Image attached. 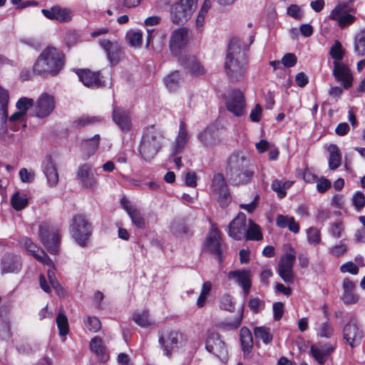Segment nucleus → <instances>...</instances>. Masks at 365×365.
Returning <instances> with one entry per match:
<instances>
[{"label":"nucleus","mask_w":365,"mask_h":365,"mask_svg":"<svg viewBox=\"0 0 365 365\" xmlns=\"http://www.w3.org/2000/svg\"><path fill=\"white\" fill-rule=\"evenodd\" d=\"M331 186V181L324 176L317 180V190L319 193H324Z\"/></svg>","instance_id":"64"},{"label":"nucleus","mask_w":365,"mask_h":365,"mask_svg":"<svg viewBox=\"0 0 365 365\" xmlns=\"http://www.w3.org/2000/svg\"><path fill=\"white\" fill-rule=\"evenodd\" d=\"M354 51L357 56H365V28L359 30L355 35Z\"/></svg>","instance_id":"37"},{"label":"nucleus","mask_w":365,"mask_h":365,"mask_svg":"<svg viewBox=\"0 0 365 365\" xmlns=\"http://www.w3.org/2000/svg\"><path fill=\"white\" fill-rule=\"evenodd\" d=\"M133 320L140 327H148L152 324L149 318V312L144 310L142 312H135L133 315Z\"/></svg>","instance_id":"45"},{"label":"nucleus","mask_w":365,"mask_h":365,"mask_svg":"<svg viewBox=\"0 0 365 365\" xmlns=\"http://www.w3.org/2000/svg\"><path fill=\"white\" fill-rule=\"evenodd\" d=\"M226 109L235 117H241L245 113L246 100L244 93L238 88H232L225 95Z\"/></svg>","instance_id":"9"},{"label":"nucleus","mask_w":365,"mask_h":365,"mask_svg":"<svg viewBox=\"0 0 365 365\" xmlns=\"http://www.w3.org/2000/svg\"><path fill=\"white\" fill-rule=\"evenodd\" d=\"M164 135L154 125L145 127L138 145V152L145 161L153 160L161 150Z\"/></svg>","instance_id":"4"},{"label":"nucleus","mask_w":365,"mask_h":365,"mask_svg":"<svg viewBox=\"0 0 365 365\" xmlns=\"http://www.w3.org/2000/svg\"><path fill=\"white\" fill-rule=\"evenodd\" d=\"M220 309L233 312L235 311V302L234 298L228 294H225L220 298Z\"/></svg>","instance_id":"53"},{"label":"nucleus","mask_w":365,"mask_h":365,"mask_svg":"<svg viewBox=\"0 0 365 365\" xmlns=\"http://www.w3.org/2000/svg\"><path fill=\"white\" fill-rule=\"evenodd\" d=\"M79 81L86 87L98 89L106 86L104 77L101 71H93L88 68H73Z\"/></svg>","instance_id":"10"},{"label":"nucleus","mask_w":365,"mask_h":365,"mask_svg":"<svg viewBox=\"0 0 365 365\" xmlns=\"http://www.w3.org/2000/svg\"><path fill=\"white\" fill-rule=\"evenodd\" d=\"M329 153V167L334 170L338 168L341 162V155L338 146L335 144H331L328 148Z\"/></svg>","instance_id":"36"},{"label":"nucleus","mask_w":365,"mask_h":365,"mask_svg":"<svg viewBox=\"0 0 365 365\" xmlns=\"http://www.w3.org/2000/svg\"><path fill=\"white\" fill-rule=\"evenodd\" d=\"M247 217L245 213L239 212L237 215L230 222L226 231L228 235L235 240L244 239L246 232Z\"/></svg>","instance_id":"18"},{"label":"nucleus","mask_w":365,"mask_h":365,"mask_svg":"<svg viewBox=\"0 0 365 365\" xmlns=\"http://www.w3.org/2000/svg\"><path fill=\"white\" fill-rule=\"evenodd\" d=\"M9 101V93L8 90L0 85V109L4 112H7L8 103Z\"/></svg>","instance_id":"60"},{"label":"nucleus","mask_w":365,"mask_h":365,"mask_svg":"<svg viewBox=\"0 0 365 365\" xmlns=\"http://www.w3.org/2000/svg\"><path fill=\"white\" fill-rule=\"evenodd\" d=\"M307 240L309 244L319 245L321 242V232L319 229L311 227L307 230Z\"/></svg>","instance_id":"55"},{"label":"nucleus","mask_w":365,"mask_h":365,"mask_svg":"<svg viewBox=\"0 0 365 365\" xmlns=\"http://www.w3.org/2000/svg\"><path fill=\"white\" fill-rule=\"evenodd\" d=\"M43 264L48 265L49 267V268L47 270V276H48V279L51 285L53 287V289H55L56 290H58V289H61L62 287H61L60 283L58 282V281L57 280V279L56 277V274L54 272L55 265L53 263V262L51 261V264Z\"/></svg>","instance_id":"54"},{"label":"nucleus","mask_w":365,"mask_h":365,"mask_svg":"<svg viewBox=\"0 0 365 365\" xmlns=\"http://www.w3.org/2000/svg\"><path fill=\"white\" fill-rule=\"evenodd\" d=\"M66 64V55L60 49L46 46L34 63V72L36 76L46 78L58 76Z\"/></svg>","instance_id":"1"},{"label":"nucleus","mask_w":365,"mask_h":365,"mask_svg":"<svg viewBox=\"0 0 365 365\" xmlns=\"http://www.w3.org/2000/svg\"><path fill=\"white\" fill-rule=\"evenodd\" d=\"M222 233L217 228L215 223H211V229L205 241V247L212 255H214L219 260L220 262H222Z\"/></svg>","instance_id":"12"},{"label":"nucleus","mask_w":365,"mask_h":365,"mask_svg":"<svg viewBox=\"0 0 365 365\" xmlns=\"http://www.w3.org/2000/svg\"><path fill=\"white\" fill-rule=\"evenodd\" d=\"M101 137L99 134L94 135L93 137L83 140L85 150L89 156L93 155L98 148Z\"/></svg>","instance_id":"42"},{"label":"nucleus","mask_w":365,"mask_h":365,"mask_svg":"<svg viewBox=\"0 0 365 365\" xmlns=\"http://www.w3.org/2000/svg\"><path fill=\"white\" fill-rule=\"evenodd\" d=\"M129 45L132 47H140L143 41V32L140 31H131L126 35Z\"/></svg>","instance_id":"51"},{"label":"nucleus","mask_w":365,"mask_h":365,"mask_svg":"<svg viewBox=\"0 0 365 365\" xmlns=\"http://www.w3.org/2000/svg\"><path fill=\"white\" fill-rule=\"evenodd\" d=\"M34 99L27 97L20 98L16 103V108L23 112L25 115L29 108H31L32 113H34Z\"/></svg>","instance_id":"48"},{"label":"nucleus","mask_w":365,"mask_h":365,"mask_svg":"<svg viewBox=\"0 0 365 365\" xmlns=\"http://www.w3.org/2000/svg\"><path fill=\"white\" fill-rule=\"evenodd\" d=\"M343 338L351 347L360 343L363 338V331L357 324L356 317H351L343 329Z\"/></svg>","instance_id":"15"},{"label":"nucleus","mask_w":365,"mask_h":365,"mask_svg":"<svg viewBox=\"0 0 365 365\" xmlns=\"http://www.w3.org/2000/svg\"><path fill=\"white\" fill-rule=\"evenodd\" d=\"M76 178L80 184L86 189L93 190L97 187L98 180L88 163H84L78 168Z\"/></svg>","instance_id":"19"},{"label":"nucleus","mask_w":365,"mask_h":365,"mask_svg":"<svg viewBox=\"0 0 365 365\" xmlns=\"http://www.w3.org/2000/svg\"><path fill=\"white\" fill-rule=\"evenodd\" d=\"M187 141V135H185L183 133H178L175 138L171 155H176L181 153L185 146Z\"/></svg>","instance_id":"50"},{"label":"nucleus","mask_w":365,"mask_h":365,"mask_svg":"<svg viewBox=\"0 0 365 365\" xmlns=\"http://www.w3.org/2000/svg\"><path fill=\"white\" fill-rule=\"evenodd\" d=\"M102 120L103 119L98 116L83 115L72 121L71 126L73 128H78L88 125L96 124L101 122Z\"/></svg>","instance_id":"40"},{"label":"nucleus","mask_w":365,"mask_h":365,"mask_svg":"<svg viewBox=\"0 0 365 365\" xmlns=\"http://www.w3.org/2000/svg\"><path fill=\"white\" fill-rule=\"evenodd\" d=\"M335 350V347L330 346L323 349H320L315 346L312 345L310 347V352L312 357L318 362L320 365H324L327 360V358L331 355Z\"/></svg>","instance_id":"31"},{"label":"nucleus","mask_w":365,"mask_h":365,"mask_svg":"<svg viewBox=\"0 0 365 365\" xmlns=\"http://www.w3.org/2000/svg\"><path fill=\"white\" fill-rule=\"evenodd\" d=\"M211 187L214 194L220 193L228 188L225 177L222 173H217L213 175Z\"/></svg>","instance_id":"39"},{"label":"nucleus","mask_w":365,"mask_h":365,"mask_svg":"<svg viewBox=\"0 0 365 365\" xmlns=\"http://www.w3.org/2000/svg\"><path fill=\"white\" fill-rule=\"evenodd\" d=\"M276 225L282 229L288 228L289 230L297 234L300 230L299 222L295 221L292 216L278 215L276 218Z\"/></svg>","instance_id":"29"},{"label":"nucleus","mask_w":365,"mask_h":365,"mask_svg":"<svg viewBox=\"0 0 365 365\" xmlns=\"http://www.w3.org/2000/svg\"><path fill=\"white\" fill-rule=\"evenodd\" d=\"M240 339L244 356L249 355L253 349V337L247 327H243L240 329Z\"/></svg>","instance_id":"30"},{"label":"nucleus","mask_w":365,"mask_h":365,"mask_svg":"<svg viewBox=\"0 0 365 365\" xmlns=\"http://www.w3.org/2000/svg\"><path fill=\"white\" fill-rule=\"evenodd\" d=\"M247 66L245 54L236 42L231 40L228 43L225 61V69L229 80L232 83L242 81L245 78Z\"/></svg>","instance_id":"3"},{"label":"nucleus","mask_w":365,"mask_h":365,"mask_svg":"<svg viewBox=\"0 0 365 365\" xmlns=\"http://www.w3.org/2000/svg\"><path fill=\"white\" fill-rule=\"evenodd\" d=\"M91 349L97 355L101 362H106L109 359V355L106 353L105 347L103 346L102 339L95 336L91 341Z\"/></svg>","instance_id":"33"},{"label":"nucleus","mask_w":365,"mask_h":365,"mask_svg":"<svg viewBox=\"0 0 365 365\" xmlns=\"http://www.w3.org/2000/svg\"><path fill=\"white\" fill-rule=\"evenodd\" d=\"M173 232L176 236L184 237L187 239L193 235L191 227L185 222H178L173 225Z\"/></svg>","instance_id":"41"},{"label":"nucleus","mask_w":365,"mask_h":365,"mask_svg":"<svg viewBox=\"0 0 365 365\" xmlns=\"http://www.w3.org/2000/svg\"><path fill=\"white\" fill-rule=\"evenodd\" d=\"M41 13L48 19L59 22H68L73 17L71 9L62 8L58 5L53 6L50 9H43Z\"/></svg>","instance_id":"21"},{"label":"nucleus","mask_w":365,"mask_h":365,"mask_svg":"<svg viewBox=\"0 0 365 365\" xmlns=\"http://www.w3.org/2000/svg\"><path fill=\"white\" fill-rule=\"evenodd\" d=\"M21 269V261L19 256L6 253L1 259V272L4 273H17Z\"/></svg>","instance_id":"28"},{"label":"nucleus","mask_w":365,"mask_h":365,"mask_svg":"<svg viewBox=\"0 0 365 365\" xmlns=\"http://www.w3.org/2000/svg\"><path fill=\"white\" fill-rule=\"evenodd\" d=\"M215 195L217 196V200L220 206L223 209L227 207L232 200L229 189L227 188L225 191Z\"/></svg>","instance_id":"58"},{"label":"nucleus","mask_w":365,"mask_h":365,"mask_svg":"<svg viewBox=\"0 0 365 365\" xmlns=\"http://www.w3.org/2000/svg\"><path fill=\"white\" fill-rule=\"evenodd\" d=\"M253 333L256 339L261 340L264 344H269L273 341L274 335L269 327L265 326L255 327Z\"/></svg>","instance_id":"34"},{"label":"nucleus","mask_w":365,"mask_h":365,"mask_svg":"<svg viewBox=\"0 0 365 365\" xmlns=\"http://www.w3.org/2000/svg\"><path fill=\"white\" fill-rule=\"evenodd\" d=\"M69 231L74 241L81 247L88 245L93 234V225L84 215H74Z\"/></svg>","instance_id":"5"},{"label":"nucleus","mask_w":365,"mask_h":365,"mask_svg":"<svg viewBox=\"0 0 365 365\" xmlns=\"http://www.w3.org/2000/svg\"><path fill=\"white\" fill-rule=\"evenodd\" d=\"M262 238L263 235L260 226L256 224L253 220H249L248 227H246V232L244 239L245 240L259 241L262 240Z\"/></svg>","instance_id":"35"},{"label":"nucleus","mask_w":365,"mask_h":365,"mask_svg":"<svg viewBox=\"0 0 365 365\" xmlns=\"http://www.w3.org/2000/svg\"><path fill=\"white\" fill-rule=\"evenodd\" d=\"M56 108V101L53 96L43 93L34 101V114L32 115L38 118H45L49 116Z\"/></svg>","instance_id":"13"},{"label":"nucleus","mask_w":365,"mask_h":365,"mask_svg":"<svg viewBox=\"0 0 365 365\" xmlns=\"http://www.w3.org/2000/svg\"><path fill=\"white\" fill-rule=\"evenodd\" d=\"M296 259L294 253L287 252L282 256L278 264V274L286 283H290L294 279L293 267Z\"/></svg>","instance_id":"16"},{"label":"nucleus","mask_w":365,"mask_h":365,"mask_svg":"<svg viewBox=\"0 0 365 365\" xmlns=\"http://www.w3.org/2000/svg\"><path fill=\"white\" fill-rule=\"evenodd\" d=\"M197 138L206 148H213L217 143L215 130L211 127H207L200 133Z\"/></svg>","instance_id":"32"},{"label":"nucleus","mask_w":365,"mask_h":365,"mask_svg":"<svg viewBox=\"0 0 365 365\" xmlns=\"http://www.w3.org/2000/svg\"><path fill=\"white\" fill-rule=\"evenodd\" d=\"M347 252V247L341 241L339 245L329 248V254L336 257L343 256Z\"/></svg>","instance_id":"62"},{"label":"nucleus","mask_w":365,"mask_h":365,"mask_svg":"<svg viewBox=\"0 0 365 365\" xmlns=\"http://www.w3.org/2000/svg\"><path fill=\"white\" fill-rule=\"evenodd\" d=\"M19 242L37 261L42 264H51V259L49 256L43 250H40L31 238L23 237Z\"/></svg>","instance_id":"22"},{"label":"nucleus","mask_w":365,"mask_h":365,"mask_svg":"<svg viewBox=\"0 0 365 365\" xmlns=\"http://www.w3.org/2000/svg\"><path fill=\"white\" fill-rule=\"evenodd\" d=\"M180 78V73L175 71L165 77L164 83L170 91H174L178 88Z\"/></svg>","instance_id":"44"},{"label":"nucleus","mask_w":365,"mask_h":365,"mask_svg":"<svg viewBox=\"0 0 365 365\" xmlns=\"http://www.w3.org/2000/svg\"><path fill=\"white\" fill-rule=\"evenodd\" d=\"M346 5L338 4L334 9L331 10L329 18L331 20L339 21V19L344 16V14L346 12Z\"/></svg>","instance_id":"59"},{"label":"nucleus","mask_w":365,"mask_h":365,"mask_svg":"<svg viewBox=\"0 0 365 365\" xmlns=\"http://www.w3.org/2000/svg\"><path fill=\"white\" fill-rule=\"evenodd\" d=\"M83 322L86 327L91 332H97L101 328V322L96 317L87 316Z\"/></svg>","instance_id":"52"},{"label":"nucleus","mask_w":365,"mask_h":365,"mask_svg":"<svg viewBox=\"0 0 365 365\" xmlns=\"http://www.w3.org/2000/svg\"><path fill=\"white\" fill-rule=\"evenodd\" d=\"M158 343L163 354L170 358L175 349L184 346L187 341L186 335L179 330L171 329L159 332Z\"/></svg>","instance_id":"7"},{"label":"nucleus","mask_w":365,"mask_h":365,"mask_svg":"<svg viewBox=\"0 0 365 365\" xmlns=\"http://www.w3.org/2000/svg\"><path fill=\"white\" fill-rule=\"evenodd\" d=\"M112 118L122 132L128 133L131 130L132 122L130 114L129 111L125 109L115 106L113 109Z\"/></svg>","instance_id":"23"},{"label":"nucleus","mask_w":365,"mask_h":365,"mask_svg":"<svg viewBox=\"0 0 365 365\" xmlns=\"http://www.w3.org/2000/svg\"><path fill=\"white\" fill-rule=\"evenodd\" d=\"M343 293L341 297L342 302L346 304H353L358 302L359 295L355 292L356 284L349 278L346 277L342 282Z\"/></svg>","instance_id":"26"},{"label":"nucleus","mask_w":365,"mask_h":365,"mask_svg":"<svg viewBox=\"0 0 365 365\" xmlns=\"http://www.w3.org/2000/svg\"><path fill=\"white\" fill-rule=\"evenodd\" d=\"M98 43L106 52L110 63L112 66L118 64L123 56V47L118 42L108 39H100Z\"/></svg>","instance_id":"17"},{"label":"nucleus","mask_w":365,"mask_h":365,"mask_svg":"<svg viewBox=\"0 0 365 365\" xmlns=\"http://www.w3.org/2000/svg\"><path fill=\"white\" fill-rule=\"evenodd\" d=\"M226 173L233 185L250 183L255 175V170L249 160L242 153L233 152L227 160Z\"/></svg>","instance_id":"2"},{"label":"nucleus","mask_w":365,"mask_h":365,"mask_svg":"<svg viewBox=\"0 0 365 365\" xmlns=\"http://www.w3.org/2000/svg\"><path fill=\"white\" fill-rule=\"evenodd\" d=\"M189 41V29L186 27H180L175 29L170 34L169 48L172 54L178 56L185 48Z\"/></svg>","instance_id":"14"},{"label":"nucleus","mask_w":365,"mask_h":365,"mask_svg":"<svg viewBox=\"0 0 365 365\" xmlns=\"http://www.w3.org/2000/svg\"><path fill=\"white\" fill-rule=\"evenodd\" d=\"M197 0H180L171 9L172 22L175 25L183 24L187 21L197 6Z\"/></svg>","instance_id":"8"},{"label":"nucleus","mask_w":365,"mask_h":365,"mask_svg":"<svg viewBox=\"0 0 365 365\" xmlns=\"http://www.w3.org/2000/svg\"><path fill=\"white\" fill-rule=\"evenodd\" d=\"M334 328L329 321L322 323L319 329L318 336L329 339L333 336Z\"/></svg>","instance_id":"57"},{"label":"nucleus","mask_w":365,"mask_h":365,"mask_svg":"<svg viewBox=\"0 0 365 365\" xmlns=\"http://www.w3.org/2000/svg\"><path fill=\"white\" fill-rule=\"evenodd\" d=\"M42 170L50 187H55L58 182V173L56 163L51 155H47L42 162Z\"/></svg>","instance_id":"25"},{"label":"nucleus","mask_w":365,"mask_h":365,"mask_svg":"<svg viewBox=\"0 0 365 365\" xmlns=\"http://www.w3.org/2000/svg\"><path fill=\"white\" fill-rule=\"evenodd\" d=\"M355 21L356 17L346 11L344 16L339 19L337 24L341 29H344L345 27L353 24Z\"/></svg>","instance_id":"63"},{"label":"nucleus","mask_w":365,"mask_h":365,"mask_svg":"<svg viewBox=\"0 0 365 365\" xmlns=\"http://www.w3.org/2000/svg\"><path fill=\"white\" fill-rule=\"evenodd\" d=\"M128 215L136 227L139 229H144L145 227V219L143 214H142L139 210L136 208L135 210H128Z\"/></svg>","instance_id":"43"},{"label":"nucleus","mask_w":365,"mask_h":365,"mask_svg":"<svg viewBox=\"0 0 365 365\" xmlns=\"http://www.w3.org/2000/svg\"><path fill=\"white\" fill-rule=\"evenodd\" d=\"M29 199L25 194L16 192L11 197V205L16 211H21L27 207Z\"/></svg>","instance_id":"38"},{"label":"nucleus","mask_w":365,"mask_h":365,"mask_svg":"<svg viewBox=\"0 0 365 365\" xmlns=\"http://www.w3.org/2000/svg\"><path fill=\"white\" fill-rule=\"evenodd\" d=\"M205 349L222 361L228 359V350L226 344L222 340L220 335L215 331H208L205 341Z\"/></svg>","instance_id":"11"},{"label":"nucleus","mask_w":365,"mask_h":365,"mask_svg":"<svg viewBox=\"0 0 365 365\" xmlns=\"http://www.w3.org/2000/svg\"><path fill=\"white\" fill-rule=\"evenodd\" d=\"M289 187V182H282L279 180H274L272 182L271 187L277 192L278 197L284 198L287 195L286 189Z\"/></svg>","instance_id":"46"},{"label":"nucleus","mask_w":365,"mask_h":365,"mask_svg":"<svg viewBox=\"0 0 365 365\" xmlns=\"http://www.w3.org/2000/svg\"><path fill=\"white\" fill-rule=\"evenodd\" d=\"M180 64L192 76H200L205 73V69L195 56L185 55L179 58Z\"/></svg>","instance_id":"27"},{"label":"nucleus","mask_w":365,"mask_h":365,"mask_svg":"<svg viewBox=\"0 0 365 365\" xmlns=\"http://www.w3.org/2000/svg\"><path fill=\"white\" fill-rule=\"evenodd\" d=\"M56 324L61 336H66L69 331L67 317L63 313H58L56 317Z\"/></svg>","instance_id":"47"},{"label":"nucleus","mask_w":365,"mask_h":365,"mask_svg":"<svg viewBox=\"0 0 365 365\" xmlns=\"http://www.w3.org/2000/svg\"><path fill=\"white\" fill-rule=\"evenodd\" d=\"M264 306V302L258 297L251 298L248 302V307L253 314L259 313Z\"/></svg>","instance_id":"56"},{"label":"nucleus","mask_w":365,"mask_h":365,"mask_svg":"<svg viewBox=\"0 0 365 365\" xmlns=\"http://www.w3.org/2000/svg\"><path fill=\"white\" fill-rule=\"evenodd\" d=\"M38 237L41 242L51 255L59 251L61 235L59 227L48 222H42L38 225Z\"/></svg>","instance_id":"6"},{"label":"nucleus","mask_w":365,"mask_h":365,"mask_svg":"<svg viewBox=\"0 0 365 365\" xmlns=\"http://www.w3.org/2000/svg\"><path fill=\"white\" fill-rule=\"evenodd\" d=\"M353 205L356 210H361L365 206V195L361 192H356L352 198Z\"/></svg>","instance_id":"61"},{"label":"nucleus","mask_w":365,"mask_h":365,"mask_svg":"<svg viewBox=\"0 0 365 365\" xmlns=\"http://www.w3.org/2000/svg\"><path fill=\"white\" fill-rule=\"evenodd\" d=\"M229 279H235V282L242 288L245 295L250 293L252 281L251 272L250 269H237L230 271L228 273Z\"/></svg>","instance_id":"24"},{"label":"nucleus","mask_w":365,"mask_h":365,"mask_svg":"<svg viewBox=\"0 0 365 365\" xmlns=\"http://www.w3.org/2000/svg\"><path fill=\"white\" fill-rule=\"evenodd\" d=\"M333 76L337 82L341 83L344 89L348 90L352 86L353 75L346 65L334 61Z\"/></svg>","instance_id":"20"},{"label":"nucleus","mask_w":365,"mask_h":365,"mask_svg":"<svg viewBox=\"0 0 365 365\" xmlns=\"http://www.w3.org/2000/svg\"><path fill=\"white\" fill-rule=\"evenodd\" d=\"M329 54L336 62H339L344 58V51L341 43L338 41H335L334 45L331 47Z\"/></svg>","instance_id":"49"}]
</instances>
